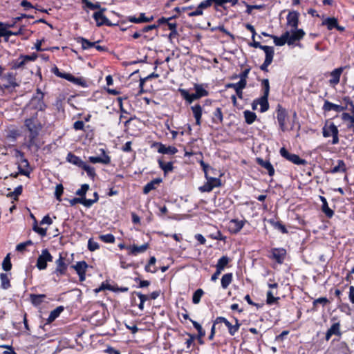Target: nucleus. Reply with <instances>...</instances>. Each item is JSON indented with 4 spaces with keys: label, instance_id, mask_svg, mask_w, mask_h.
<instances>
[{
    "label": "nucleus",
    "instance_id": "1",
    "mask_svg": "<svg viewBox=\"0 0 354 354\" xmlns=\"http://www.w3.org/2000/svg\"><path fill=\"white\" fill-rule=\"evenodd\" d=\"M25 125L30 131V141L27 146L31 152H35L38 149L36 138L42 127L37 118H32L25 120Z\"/></svg>",
    "mask_w": 354,
    "mask_h": 354
},
{
    "label": "nucleus",
    "instance_id": "2",
    "mask_svg": "<svg viewBox=\"0 0 354 354\" xmlns=\"http://www.w3.org/2000/svg\"><path fill=\"white\" fill-rule=\"evenodd\" d=\"M106 320V309L102 304L95 302L90 304V325L102 326Z\"/></svg>",
    "mask_w": 354,
    "mask_h": 354
},
{
    "label": "nucleus",
    "instance_id": "3",
    "mask_svg": "<svg viewBox=\"0 0 354 354\" xmlns=\"http://www.w3.org/2000/svg\"><path fill=\"white\" fill-rule=\"evenodd\" d=\"M212 102V100L207 99L203 102L202 105L200 104H196L190 107L196 121L195 123L197 126L201 125L202 115L203 113L206 114L209 112V110L207 108V106H211Z\"/></svg>",
    "mask_w": 354,
    "mask_h": 354
},
{
    "label": "nucleus",
    "instance_id": "4",
    "mask_svg": "<svg viewBox=\"0 0 354 354\" xmlns=\"http://www.w3.org/2000/svg\"><path fill=\"white\" fill-rule=\"evenodd\" d=\"M37 57L36 53L28 55H21L10 62V67L12 70L24 69L27 63L35 61Z\"/></svg>",
    "mask_w": 354,
    "mask_h": 354
},
{
    "label": "nucleus",
    "instance_id": "5",
    "mask_svg": "<svg viewBox=\"0 0 354 354\" xmlns=\"http://www.w3.org/2000/svg\"><path fill=\"white\" fill-rule=\"evenodd\" d=\"M234 320V324L230 323L225 317H217L214 320V324H218L223 323L228 329V333L231 336H234L239 330L241 326V323L239 320L236 317H233Z\"/></svg>",
    "mask_w": 354,
    "mask_h": 354
},
{
    "label": "nucleus",
    "instance_id": "6",
    "mask_svg": "<svg viewBox=\"0 0 354 354\" xmlns=\"http://www.w3.org/2000/svg\"><path fill=\"white\" fill-rule=\"evenodd\" d=\"M323 136L325 138L332 137L333 144H337L339 142L338 133L339 131L337 127L334 124L333 122H326L322 129Z\"/></svg>",
    "mask_w": 354,
    "mask_h": 354
},
{
    "label": "nucleus",
    "instance_id": "7",
    "mask_svg": "<svg viewBox=\"0 0 354 354\" xmlns=\"http://www.w3.org/2000/svg\"><path fill=\"white\" fill-rule=\"evenodd\" d=\"M207 181L203 185L199 187L198 189L201 192H210L216 187L222 186V182L220 177H207L205 178Z\"/></svg>",
    "mask_w": 354,
    "mask_h": 354
},
{
    "label": "nucleus",
    "instance_id": "8",
    "mask_svg": "<svg viewBox=\"0 0 354 354\" xmlns=\"http://www.w3.org/2000/svg\"><path fill=\"white\" fill-rule=\"evenodd\" d=\"M277 119L280 129L282 131H287L288 127L286 126V121L288 120V112L286 109L279 104L277 106Z\"/></svg>",
    "mask_w": 354,
    "mask_h": 354
},
{
    "label": "nucleus",
    "instance_id": "9",
    "mask_svg": "<svg viewBox=\"0 0 354 354\" xmlns=\"http://www.w3.org/2000/svg\"><path fill=\"white\" fill-rule=\"evenodd\" d=\"M198 162L202 168V170L204 172L205 178H207L209 176L221 178L223 176V174L221 172L220 169L214 168L209 164L205 163L203 159L200 160Z\"/></svg>",
    "mask_w": 354,
    "mask_h": 354
},
{
    "label": "nucleus",
    "instance_id": "10",
    "mask_svg": "<svg viewBox=\"0 0 354 354\" xmlns=\"http://www.w3.org/2000/svg\"><path fill=\"white\" fill-rule=\"evenodd\" d=\"M51 261H53V256L47 249H44L37 258L36 266L40 270H45L47 267V262Z\"/></svg>",
    "mask_w": 354,
    "mask_h": 354
},
{
    "label": "nucleus",
    "instance_id": "11",
    "mask_svg": "<svg viewBox=\"0 0 354 354\" xmlns=\"http://www.w3.org/2000/svg\"><path fill=\"white\" fill-rule=\"evenodd\" d=\"M151 147L153 149V151L162 154L174 155L178 152V150L175 147H167L166 145L160 142H154L151 145Z\"/></svg>",
    "mask_w": 354,
    "mask_h": 354
},
{
    "label": "nucleus",
    "instance_id": "12",
    "mask_svg": "<svg viewBox=\"0 0 354 354\" xmlns=\"http://www.w3.org/2000/svg\"><path fill=\"white\" fill-rule=\"evenodd\" d=\"M245 223H247L245 219H231L227 224V230L231 234H237L244 227Z\"/></svg>",
    "mask_w": 354,
    "mask_h": 354
},
{
    "label": "nucleus",
    "instance_id": "13",
    "mask_svg": "<svg viewBox=\"0 0 354 354\" xmlns=\"http://www.w3.org/2000/svg\"><path fill=\"white\" fill-rule=\"evenodd\" d=\"M286 257V250L283 248H274L270 250L269 259L274 260L277 263L282 264Z\"/></svg>",
    "mask_w": 354,
    "mask_h": 354
},
{
    "label": "nucleus",
    "instance_id": "14",
    "mask_svg": "<svg viewBox=\"0 0 354 354\" xmlns=\"http://www.w3.org/2000/svg\"><path fill=\"white\" fill-rule=\"evenodd\" d=\"M1 80L2 86L4 88H8L10 87L18 86V84L16 82V75L12 72L7 73L4 75H1Z\"/></svg>",
    "mask_w": 354,
    "mask_h": 354
},
{
    "label": "nucleus",
    "instance_id": "15",
    "mask_svg": "<svg viewBox=\"0 0 354 354\" xmlns=\"http://www.w3.org/2000/svg\"><path fill=\"white\" fill-rule=\"evenodd\" d=\"M305 35V32L302 29H290L288 31V45H293L297 41H300Z\"/></svg>",
    "mask_w": 354,
    "mask_h": 354
},
{
    "label": "nucleus",
    "instance_id": "16",
    "mask_svg": "<svg viewBox=\"0 0 354 354\" xmlns=\"http://www.w3.org/2000/svg\"><path fill=\"white\" fill-rule=\"evenodd\" d=\"M256 161L261 168L266 170L264 171L266 174H268L270 176H273L274 175L275 170L270 160L257 157Z\"/></svg>",
    "mask_w": 354,
    "mask_h": 354
},
{
    "label": "nucleus",
    "instance_id": "17",
    "mask_svg": "<svg viewBox=\"0 0 354 354\" xmlns=\"http://www.w3.org/2000/svg\"><path fill=\"white\" fill-rule=\"evenodd\" d=\"M21 159L18 165L19 174L29 178L32 169L30 168L28 160L24 158V156H21Z\"/></svg>",
    "mask_w": 354,
    "mask_h": 354
},
{
    "label": "nucleus",
    "instance_id": "18",
    "mask_svg": "<svg viewBox=\"0 0 354 354\" xmlns=\"http://www.w3.org/2000/svg\"><path fill=\"white\" fill-rule=\"evenodd\" d=\"M299 13L297 11L289 12L286 17L287 26L290 27L291 29L297 28L299 24Z\"/></svg>",
    "mask_w": 354,
    "mask_h": 354
},
{
    "label": "nucleus",
    "instance_id": "19",
    "mask_svg": "<svg viewBox=\"0 0 354 354\" xmlns=\"http://www.w3.org/2000/svg\"><path fill=\"white\" fill-rule=\"evenodd\" d=\"M44 93L41 91L39 88L37 89L36 95L34 96L31 100V103L35 104V108L39 110H43L45 107V104L43 102Z\"/></svg>",
    "mask_w": 354,
    "mask_h": 354
},
{
    "label": "nucleus",
    "instance_id": "20",
    "mask_svg": "<svg viewBox=\"0 0 354 354\" xmlns=\"http://www.w3.org/2000/svg\"><path fill=\"white\" fill-rule=\"evenodd\" d=\"M104 11H105V9H101L93 14V17L97 26L108 24L109 19L104 15Z\"/></svg>",
    "mask_w": 354,
    "mask_h": 354
},
{
    "label": "nucleus",
    "instance_id": "21",
    "mask_svg": "<svg viewBox=\"0 0 354 354\" xmlns=\"http://www.w3.org/2000/svg\"><path fill=\"white\" fill-rule=\"evenodd\" d=\"M87 264L85 261H79L75 265H72L71 268L74 269L80 277V279L83 281L85 279V271L87 268Z\"/></svg>",
    "mask_w": 354,
    "mask_h": 354
},
{
    "label": "nucleus",
    "instance_id": "22",
    "mask_svg": "<svg viewBox=\"0 0 354 354\" xmlns=\"http://www.w3.org/2000/svg\"><path fill=\"white\" fill-rule=\"evenodd\" d=\"M322 109L324 112L334 111L337 113H340L344 111L346 109V107L339 104H333L328 100H325Z\"/></svg>",
    "mask_w": 354,
    "mask_h": 354
},
{
    "label": "nucleus",
    "instance_id": "23",
    "mask_svg": "<svg viewBox=\"0 0 354 354\" xmlns=\"http://www.w3.org/2000/svg\"><path fill=\"white\" fill-rule=\"evenodd\" d=\"M162 182V179L161 178H156L147 183L144 187L142 189V192L144 194H148L151 191L155 190L157 187Z\"/></svg>",
    "mask_w": 354,
    "mask_h": 354
},
{
    "label": "nucleus",
    "instance_id": "24",
    "mask_svg": "<svg viewBox=\"0 0 354 354\" xmlns=\"http://www.w3.org/2000/svg\"><path fill=\"white\" fill-rule=\"evenodd\" d=\"M332 335H337L339 337L342 335L340 330V324L339 322L333 323L332 326L328 329L325 336L326 340L328 341Z\"/></svg>",
    "mask_w": 354,
    "mask_h": 354
},
{
    "label": "nucleus",
    "instance_id": "25",
    "mask_svg": "<svg viewBox=\"0 0 354 354\" xmlns=\"http://www.w3.org/2000/svg\"><path fill=\"white\" fill-rule=\"evenodd\" d=\"M149 248L148 243L142 244V245L138 246L135 244L133 245H129L127 248V250H129L128 254L129 255H133L136 256L137 254L140 253L145 252L147 248Z\"/></svg>",
    "mask_w": 354,
    "mask_h": 354
},
{
    "label": "nucleus",
    "instance_id": "26",
    "mask_svg": "<svg viewBox=\"0 0 354 354\" xmlns=\"http://www.w3.org/2000/svg\"><path fill=\"white\" fill-rule=\"evenodd\" d=\"M66 160L82 168L88 174V164L82 161L79 156H66Z\"/></svg>",
    "mask_w": 354,
    "mask_h": 354
},
{
    "label": "nucleus",
    "instance_id": "27",
    "mask_svg": "<svg viewBox=\"0 0 354 354\" xmlns=\"http://www.w3.org/2000/svg\"><path fill=\"white\" fill-rule=\"evenodd\" d=\"M178 91L182 97L189 104H192L194 100L200 99L196 92L194 93H189L187 90L184 88H179Z\"/></svg>",
    "mask_w": 354,
    "mask_h": 354
},
{
    "label": "nucleus",
    "instance_id": "28",
    "mask_svg": "<svg viewBox=\"0 0 354 354\" xmlns=\"http://www.w3.org/2000/svg\"><path fill=\"white\" fill-rule=\"evenodd\" d=\"M127 19L129 21L134 24L147 23L152 21L153 20V16L147 17L145 16V13H140L138 17H136L135 16H129L127 17Z\"/></svg>",
    "mask_w": 354,
    "mask_h": 354
},
{
    "label": "nucleus",
    "instance_id": "29",
    "mask_svg": "<svg viewBox=\"0 0 354 354\" xmlns=\"http://www.w3.org/2000/svg\"><path fill=\"white\" fill-rule=\"evenodd\" d=\"M344 69V67H339L330 72V79L329 80L330 84L336 85L339 82L340 77Z\"/></svg>",
    "mask_w": 354,
    "mask_h": 354
},
{
    "label": "nucleus",
    "instance_id": "30",
    "mask_svg": "<svg viewBox=\"0 0 354 354\" xmlns=\"http://www.w3.org/2000/svg\"><path fill=\"white\" fill-rule=\"evenodd\" d=\"M288 31H286L283 34L281 35V37H277L275 35L271 36V38L274 41V44L277 46H282L285 44H288Z\"/></svg>",
    "mask_w": 354,
    "mask_h": 354
},
{
    "label": "nucleus",
    "instance_id": "31",
    "mask_svg": "<svg viewBox=\"0 0 354 354\" xmlns=\"http://www.w3.org/2000/svg\"><path fill=\"white\" fill-rule=\"evenodd\" d=\"M258 105H260V111L261 113L266 112L269 109L268 96L262 95L261 97L255 100Z\"/></svg>",
    "mask_w": 354,
    "mask_h": 354
},
{
    "label": "nucleus",
    "instance_id": "32",
    "mask_svg": "<svg viewBox=\"0 0 354 354\" xmlns=\"http://www.w3.org/2000/svg\"><path fill=\"white\" fill-rule=\"evenodd\" d=\"M160 167L163 170L165 174L171 171L174 169L173 162L171 161H165L162 157L158 160Z\"/></svg>",
    "mask_w": 354,
    "mask_h": 354
},
{
    "label": "nucleus",
    "instance_id": "33",
    "mask_svg": "<svg viewBox=\"0 0 354 354\" xmlns=\"http://www.w3.org/2000/svg\"><path fill=\"white\" fill-rule=\"evenodd\" d=\"M223 115L222 113V110L220 107H216L213 112V115L212 118V123L215 124H219L223 122Z\"/></svg>",
    "mask_w": 354,
    "mask_h": 354
},
{
    "label": "nucleus",
    "instance_id": "34",
    "mask_svg": "<svg viewBox=\"0 0 354 354\" xmlns=\"http://www.w3.org/2000/svg\"><path fill=\"white\" fill-rule=\"evenodd\" d=\"M56 263V272L61 275L65 274L67 270V265L64 262V259L62 257V256H60L59 259L57 260Z\"/></svg>",
    "mask_w": 354,
    "mask_h": 354
},
{
    "label": "nucleus",
    "instance_id": "35",
    "mask_svg": "<svg viewBox=\"0 0 354 354\" xmlns=\"http://www.w3.org/2000/svg\"><path fill=\"white\" fill-rule=\"evenodd\" d=\"M274 51L266 54L264 62L260 66L261 71L268 72V67L271 64L273 60Z\"/></svg>",
    "mask_w": 354,
    "mask_h": 354
},
{
    "label": "nucleus",
    "instance_id": "36",
    "mask_svg": "<svg viewBox=\"0 0 354 354\" xmlns=\"http://www.w3.org/2000/svg\"><path fill=\"white\" fill-rule=\"evenodd\" d=\"M268 222L275 229L279 230L283 234H287L288 232L286 226L281 221H276L274 218H270Z\"/></svg>",
    "mask_w": 354,
    "mask_h": 354
},
{
    "label": "nucleus",
    "instance_id": "37",
    "mask_svg": "<svg viewBox=\"0 0 354 354\" xmlns=\"http://www.w3.org/2000/svg\"><path fill=\"white\" fill-rule=\"evenodd\" d=\"M337 19L335 17H327L322 21V26H326L328 30H331L337 26Z\"/></svg>",
    "mask_w": 354,
    "mask_h": 354
},
{
    "label": "nucleus",
    "instance_id": "38",
    "mask_svg": "<svg viewBox=\"0 0 354 354\" xmlns=\"http://www.w3.org/2000/svg\"><path fill=\"white\" fill-rule=\"evenodd\" d=\"M64 308L63 306H59L55 308L53 310H52L50 313V315L47 319L48 323H51L54 320H55V319H57L59 316L60 313L64 310Z\"/></svg>",
    "mask_w": 354,
    "mask_h": 354
},
{
    "label": "nucleus",
    "instance_id": "39",
    "mask_svg": "<svg viewBox=\"0 0 354 354\" xmlns=\"http://www.w3.org/2000/svg\"><path fill=\"white\" fill-rule=\"evenodd\" d=\"M156 262V259L155 257H150L148 263L145 267V270L147 272L156 273L158 271V269L155 266Z\"/></svg>",
    "mask_w": 354,
    "mask_h": 354
},
{
    "label": "nucleus",
    "instance_id": "40",
    "mask_svg": "<svg viewBox=\"0 0 354 354\" xmlns=\"http://www.w3.org/2000/svg\"><path fill=\"white\" fill-rule=\"evenodd\" d=\"M91 149L95 155H106L105 146L102 143L93 144Z\"/></svg>",
    "mask_w": 354,
    "mask_h": 354
},
{
    "label": "nucleus",
    "instance_id": "41",
    "mask_svg": "<svg viewBox=\"0 0 354 354\" xmlns=\"http://www.w3.org/2000/svg\"><path fill=\"white\" fill-rule=\"evenodd\" d=\"M194 88L200 99L209 95V92L205 88L203 84H195L194 85Z\"/></svg>",
    "mask_w": 354,
    "mask_h": 354
},
{
    "label": "nucleus",
    "instance_id": "42",
    "mask_svg": "<svg viewBox=\"0 0 354 354\" xmlns=\"http://www.w3.org/2000/svg\"><path fill=\"white\" fill-rule=\"evenodd\" d=\"M30 216L34 220L32 230L35 232L39 234L40 236H41L42 237L46 236L47 229L46 228H43V227H39L38 226V224H37V221L36 218L34 216V215L32 214H31Z\"/></svg>",
    "mask_w": 354,
    "mask_h": 354
},
{
    "label": "nucleus",
    "instance_id": "43",
    "mask_svg": "<svg viewBox=\"0 0 354 354\" xmlns=\"http://www.w3.org/2000/svg\"><path fill=\"white\" fill-rule=\"evenodd\" d=\"M288 160L297 165L306 166L308 162L305 159L301 158L300 156H284Z\"/></svg>",
    "mask_w": 354,
    "mask_h": 354
},
{
    "label": "nucleus",
    "instance_id": "44",
    "mask_svg": "<svg viewBox=\"0 0 354 354\" xmlns=\"http://www.w3.org/2000/svg\"><path fill=\"white\" fill-rule=\"evenodd\" d=\"M46 297V295L44 294H39V295L31 294L30 295V301H31L32 304L36 306L40 305L44 301V299Z\"/></svg>",
    "mask_w": 354,
    "mask_h": 354
},
{
    "label": "nucleus",
    "instance_id": "45",
    "mask_svg": "<svg viewBox=\"0 0 354 354\" xmlns=\"http://www.w3.org/2000/svg\"><path fill=\"white\" fill-rule=\"evenodd\" d=\"M233 274L232 272L226 273L221 278V287L223 289L227 288L229 285L232 282Z\"/></svg>",
    "mask_w": 354,
    "mask_h": 354
},
{
    "label": "nucleus",
    "instance_id": "46",
    "mask_svg": "<svg viewBox=\"0 0 354 354\" xmlns=\"http://www.w3.org/2000/svg\"><path fill=\"white\" fill-rule=\"evenodd\" d=\"M230 261V259L227 256H223L218 260L217 263L216 265V268H218L223 271L225 269V268L228 266Z\"/></svg>",
    "mask_w": 354,
    "mask_h": 354
},
{
    "label": "nucleus",
    "instance_id": "47",
    "mask_svg": "<svg viewBox=\"0 0 354 354\" xmlns=\"http://www.w3.org/2000/svg\"><path fill=\"white\" fill-rule=\"evenodd\" d=\"M250 46L254 48H259L263 50L265 54L274 51L272 46L261 45L259 41H255L254 39L253 40V42L250 44Z\"/></svg>",
    "mask_w": 354,
    "mask_h": 354
},
{
    "label": "nucleus",
    "instance_id": "48",
    "mask_svg": "<svg viewBox=\"0 0 354 354\" xmlns=\"http://www.w3.org/2000/svg\"><path fill=\"white\" fill-rule=\"evenodd\" d=\"M346 170V165L343 160H339L337 161V165L333 167L330 169V172L333 174L339 173V172H345Z\"/></svg>",
    "mask_w": 354,
    "mask_h": 354
},
{
    "label": "nucleus",
    "instance_id": "49",
    "mask_svg": "<svg viewBox=\"0 0 354 354\" xmlns=\"http://www.w3.org/2000/svg\"><path fill=\"white\" fill-rule=\"evenodd\" d=\"M346 170V165L343 160H339L337 161V165L333 167L330 169V172L333 174L339 173V172H345Z\"/></svg>",
    "mask_w": 354,
    "mask_h": 354
},
{
    "label": "nucleus",
    "instance_id": "50",
    "mask_svg": "<svg viewBox=\"0 0 354 354\" xmlns=\"http://www.w3.org/2000/svg\"><path fill=\"white\" fill-rule=\"evenodd\" d=\"M245 122L248 124H252L257 119V115L255 113L246 110L243 112Z\"/></svg>",
    "mask_w": 354,
    "mask_h": 354
},
{
    "label": "nucleus",
    "instance_id": "51",
    "mask_svg": "<svg viewBox=\"0 0 354 354\" xmlns=\"http://www.w3.org/2000/svg\"><path fill=\"white\" fill-rule=\"evenodd\" d=\"M120 259V266L122 269H128L129 268H136L138 267V265L134 263H128L124 260V257L122 254H118Z\"/></svg>",
    "mask_w": 354,
    "mask_h": 354
},
{
    "label": "nucleus",
    "instance_id": "52",
    "mask_svg": "<svg viewBox=\"0 0 354 354\" xmlns=\"http://www.w3.org/2000/svg\"><path fill=\"white\" fill-rule=\"evenodd\" d=\"M0 279H1V287L3 289H8L10 286V281L8 277V274L6 273L0 274Z\"/></svg>",
    "mask_w": 354,
    "mask_h": 354
},
{
    "label": "nucleus",
    "instance_id": "53",
    "mask_svg": "<svg viewBox=\"0 0 354 354\" xmlns=\"http://www.w3.org/2000/svg\"><path fill=\"white\" fill-rule=\"evenodd\" d=\"M227 3V0H212V5H214V10L221 13H223L221 8Z\"/></svg>",
    "mask_w": 354,
    "mask_h": 354
},
{
    "label": "nucleus",
    "instance_id": "54",
    "mask_svg": "<svg viewBox=\"0 0 354 354\" xmlns=\"http://www.w3.org/2000/svg\"><path fill=\"white\" fill-rule=\"evenodd\" d=\"M90 162L108 164L110 162V156H90Z\"/></svg>",
    "mask_w": 354,
    "mask_h": 354
},
{
    "label": "nucleus",
    "instance_id": "55",
    "mask_svg": "<svg viewBox=\"0 0 354 354\" xmlns=\"http://www.w3.org/2000/svg\"><path fill=\"white\" fill-rule=\"evenodd\" d=\"M100 290H109L114 292H118L119 286L117 284L111 285L109 283H102L99 289H95V292H98Z\"/></svg>",
    "mask_w": 354,
    "mask_h": 354
},
{
    "label": "nucleus",
    "instance_id": "56",
    "mask_svg": "<svg viewBox=\"0 0 354 354\" xmlns=\"http://www.w3.org/2000/svg\"><path fill=\"white\" fill-rule=\"evenodd\" d=\"M69 203L71 205H75L77 203H82L85 207H88V199H86V197H75L71 200H69Z\"/></svg>",
    "mask_w": 354,
    "mask_h": 354
},
{
    "label": "nucleus",
    "instance_id": "57",
    "mask_svg": "<svg viewBox=\"0 0 354 354\" xmlns=\"http://www.w3.org/2000/svg\"><path fill=\"white\" fill-rule=\"evenodd\" d=\"M93 49L100 52H105L108 50L106 46L100 45V41L93 42L90 41V52Z\"/></svg>",
    "mask_w": 354,
    "mask_h": 354
},
{
    "label": "nucleus",
    "instance_id": "58",
    "mask_svg": "<svg viewBox=\"0 0 354 354\" xmlns=\"http://www.w3.org/2000/svg\"><path fill=\"white\" fill-rule=\"evenodd\" d=\"M204 295V291L201 288L197 289L193 294L192 302L194 304H198L201 299V297Z\"/></svg>",
    "mask_w": 354,
    "mask_h": 354
},
{
    "label": "nucleus",
    "instance_id": "59",
    "mask_svg": "<svg viewBox=\"0 0 354 354\" xmlns=\"http://www.w3.org/2000/svg\"><path fill=\"white\" fill-rule=\"evenodd\" d=\"M330 301L326 297H319L315 299L313 302V306L314 310H317V304H322L323 306H325Z\"/></svg>",
    "mask_w": 354,
    "mask_h": 354
},
{
    "label": "nucleus",
    "instance_id": "60",
    "mask_svg": "<svg viewBox=\"0 0 354 354\" xmlns=\"http://www.w3.org/2000/svg\"><path fill=\"white\" fill-rule=\"evenodd\" d=\"M322 210L328 218L334 215V211L328 207V202L322 205Z\"/></svg>",
    "mask_w": 354,
    "mask_h": 354
},
{
    "label": "nucleus",
    "instance_id": "61",
    "mask_svg": "<svg viewBox=\"0 0 354 354\" xmlns=\"http://www.w3.org/2000/svg\"><path fill=\"white\" fill-rule=\"evenodd\" d=\"M100 239L107 243H113L115 242V236L112 234H102L99 236Z\"/></svg>",
    "mask_w": 354,
    "mask_h": 354
},
{
    "label": "nucleus",
    "instance_id": "62",
    "mask_svg": "<svg viewBox=\"0 0 354 354\" xmlns=\"http://www.w3.org/2000/svg\"><path fill=\"white\" fill-rule=\"evenodd\" d=\"M2 268L7 272L11 270L12 263L10 261V254H8L7 256L4 258L2 263Z\"/></svg>",
    "mask_w": 354,
    "mask_h": 354
},
{
    "label": "nucleus",
    "instance_id": "63",
    "mask_svg": "<svg viewBox=\"0 0 354 354\" xmlns=\"http://www.w3.org/2000/svg\"><path fill=\"white\" fill-rule=\"evenodd\" d=\"M23 186L21 185L17 186L12 192L8 194L9 196L13 197L14 200L17 201L19 196L22 194Z\"/></svg>",
    "mask_w": 354,
    "mask_h": 354
},
{
    "label": "nucleus",
    "instance_id": "64",
    "mask_svg": "<svg viewBox=\"0 0 354 354\" xmlns=\"http://www.w3.org/2000/svg\"><path fill=\"white\" fill-rule=\"evenodd\" d=\"M261 86L263 90V95L269 96L270 93V83L268 79H263L261 81Z\"/></svg>",
    "mask_w": 354,
    "mask_h": 354
}]
</instances>
